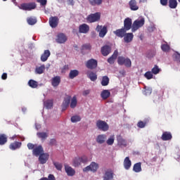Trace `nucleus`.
Instances as JSON below:
<instances>
[{"label":"nucleus","instance_id":"1","mask_svg":"<svg viewBox=\"0 0 180 180\" xmlns=\"http://www.w3.org/2000/svg\"><path fill=\"white\" fill-rule=\"evenodd\" d=\"M146 23L144 18L137 19L132 24L131 32H137L140 27H143Z\"/></svg>","mask_w":180,"mask_h":180},{"label":"nucleus","instance_id":"2","mask_svg":"<svg viewBox=\"0 0 180 180\" xmlns=\"http://www.w3.org/2000/svg\"><path fill=\"white\" fill-rule=\"evenodd\" d=\"M101 20V13L96 12L95 13H91L86 17V21L89 23H95V22H99Z\"/></svg>","mask_w":180,"mask_h":180},{"label":"nucleus","instance_id":"3","mask_svg":"<svg viewBox=\"0 0 180 180\" xmlns=\"http://www.w3.org/2000/svg\"><path fill=\"white\" fill-rule=\"evenodd\" d=\"M117 63L119 65H125L127 68H130V67H131V60L129 58L119 56L117 58Z\"/></svg>","mask_w":180,"mask_h":180},{"label":"nucleus","instance_id":"4","mask_svg":"<svg viewBox=\"0 0 180 180\" xmlns=\"http://www.w3.org/2000/svg\"><path fill=\"white\" fill-rule=\"evenodd\" d=\"M37 5L34 2L31 3H24L20 4V9L22 11H32V9H36Z\"/></svg>","mask_w":180,"mask_h":180},{"label":"nucleus","instance_id":"5","mask_svg":"<svg viewBox=\"0 0 180 180\" xmlns=\"http://www.w3.org/2000/svg\"><path fill=\"white\" fill-rule=\"evenodd\" d=\"M96 31L98 32L99 37L103 38L108 33V26L98 25L96 27Z\"/></svg>","mask_w":180,"mask_h":180},{"label":"nucleus","instance_id":"6","mask_svg":"<svg viewBox=\"0 0 180 180\" xmlns=\"http://www.w3.org/2000/svg\"><path fill=\"white\" fill-rule=\"evenodd\" d=\"M99 168V165L95 162H92L90 165L84 167L83 169V172H88L91 171V172H96Z\"/></svg>","mask_w":180,"mask_h":180},{"label":"nucleus","instance_id":"7","mask_svg":"<svg viewBox=\"0 0 180 180\" xmlns=\"http://www.w3.org/2000/svg\"><path fill=\"white\" fill-rule=\"evenodd\" d=\"M96 127L99 130H102V131H108V130H109V125H108V123L101 120L96 122Z\"/></svg>","mask_w":180,"mask_h":180},{"label":"nucleus","instance_id":"8","mask_svg":"<svg viewBox=\"0 0 180 180\" xmlns=\"http://www.w3.org/2000/svg\"><path fill=\"white\" fill-rule=\"evenodd\" d=\"M86 68L89 70H95L98 67V60L95 59H90L86 63Z\"/></svg>","mask_w":180,"mask_h":180},{"label":"nucleus","instance_id":"9","mask_svg":"<svg viewBox=\"0 0 180 180\" xmlns=\"http://www.w3.org/2000/svg\"><path fill=\"white\" fill-rule=\"evenodd\" d=\"M133 27V23L131 21V18H127L124 20V29L127 30H130V29H132Z\"/></svg>","mask_w":180,"mask_h":180},{"label":"nucleus","instance_id":"10","mask_svg":"<svg viewBox=\"0 0 180 180\" xmlns=\"http://www.w3.org/2000/svg\"><path fill=\"white\" fill-rule=\"evenodd\" d=\"M51 83L53 88H57L61 83V77L60 76L53 77L51 80Z\"/></svg>","mask_w":180,"mask_h":180},{"label":"nucleus","instance_id":"11","mask_svg":"<svg viewBox=\"0 0 180 180\" xmlns=\"http://www.w3.org/2000/svg\"><path fill=\"white\" fill-rule=\"evenodd\" d=\"M44 153V150L43 149V146L41 145L37 146L35 148L32 150L33 155L36 157H39L41 154Z\"/></svg>","mask_w":180,"mask_h":180},{"label":"nucleus","instance_id":"12","mask_svg":"<svg viewBox=\"0 0 180 180\" xmlns=\"http://www.w3.org/2000/svg\"><path fill=\"white\" fill-rule=\"evenodd\" d=\"M67 40H68L67 36H65V34H64L63 33H60L58 34L56 41L59 44H63V43H65Z\"/></svg>","mask_w":180,"mask_h":180},{"label":"nucleus","instance_id":"13","mask_svg":"<svg viewBox=\"0 0 180 180\" xmlns=\"http://www.w3.org/2000/svg\"><path fill=\"white\" fill-rule=\"evenodd\" d=\"M91 49L92 46H91L90 44H84L82 46L81 53L82 54H86L87 53H89V51H91Z\"/></svg>","mask_w":180,"mask_h":180},{"label":"nucleus","instance_id":"14","mask_svg":"<svg viewBox=\"0 0 180 180\" xmlns=\"http://www.w3.org/2000/svg\"><path fill=\"white\" fill-rule=\"evenodd\" d=\"M65 171L68 176H74L75 175V169L68 165H65Z\"/></svg>","mask_w":180,"mask_h":180},{"label":"nucleus","instance_id":"15","mask_svg":"<svg viewBox=\"0 0 180 180\" xmlns=\"http://www.w3.org/2000/svg\"><path fill=\"white\" fill-rule=\"evenodd\" d=\"M101 53L106 57V56H109L110 54V51H112V48L108 45H105L101 48Z\"/></svg>","mask_w":180,"mask_h":180},{"label":"nucleus","instance_id":"16","mask_svg":"<svg viewBox=\"0 0 180 180\" xmlns=\"http://www.w3.org/2000/svg\"><path fill=\"white\" fill-rule=\"evenodd\" d=\"M89 32V25L87 24H82L79 26V33H84V34H86Z\"/></svg>","mask_w":180,"mask_h":180},{"label":"nucleus","instance_id":"17","mask_svg":"<svg viewBox=\"0 0 180 180\" xmlns=\"http://www.w3.org/2000/svg\"><path fill=\"white\" fill-rule=\"evenodd\" d=\"M49 157H50L49 153H41L39 157L40 164H46L49 160Z\"/></svg>","mask_w":180,"mask_h":180},{"label":"nucleus","instance_id":"18","mask_svg":"<svg viewBox=\"0 0 180 180\" xmlns=\"http://www.w3.org/2000/svg\"><path fill=\"white\" fill-rule=\"evenodd\" d=\"M49 25L51 27L55 28L58 26V17L54 16L49 18Z\"/></svg>","mask_w":180,"mask_h":180},{"label":"nucleus","instance_id":"19","mask_svg":"<svg viewBox=\"0 0 180 180\" xmlns=\"http://www.w3.org/2000/svg\"><path fill=\"white\" fill-rule=\"evenodd\" d=\"M126 30L124 28L118 29L113 32L114 34L117 36V37H121L123 38L124 36L126 34Z\"/></svg>","mask_w":180,"mask_h":180},{"label":"nucleus","instance_id":"20","mask_svg":"<svg viewBox=\"0 0 180 180\" xmlns=\"http://www.w3.org/2000/svg\"><path fill=\"white\" fill-rule=\"evenodd\" d=\"M117 144L120 146V147H127V141H126V139H123V137H122V136L119 135L117 136Z\"/></svg>","mask_w":180,"mask_h":180},{"label":"nucleus","instance_id":"21","mask_svg":"<svg viewBox=\"0 0 180 180\" xmlns=\"http://www.w3.org/2000/svg\"><path fill=\"white\" fill-rule=\"evenodd\" d=\"M70 102H71V96H67V97L64 98V101L62 103L63 110H65V109L70 106Z\"/></svg>","mask_w":180,"mask_h":180},{"label":"nucleus","instance_id":"22","mask_svg":"<svg viewBox=\"0 0 180 180\" xmlns=\"http://www.w3.org/2000/svg\"><path fill=\"white\" fill-rule=\"evenodd\" d=\"M172 139V134L169 131H165L162 134L161 139L163 141H168Z\"/></svg>","mask_w":180,"mask_h":180},{"label":"nucleus","instance_id":"23","mask_svg":"<svg viewBox=\"0 0 180 180\" xmlns=\"http://www.w3.org/2000/svg\"><path fill=\"white\" fill-rule=\"evenodd\" d=\"M20 147H22V143L18 141H15L9 145L10 150H13V151L20 148Z\"/></svg>","mask_w":180,"mask_h":180},{"label":"nucleus","instance_id":"24","mask_svg":"<svg viewBox=\"0 0 180 180\" xmlns=\"http://www.w3.org/2000/svg\"><path fill=\"white\" fill-rule=\"evenodd\" d=\"M119 52L117 50H115L113 54L108 59V63H109V64H115V60L117 58Z\"/></svg>","mask_w":180,"mask_h":180},{"label":"nucleus","instance_id":"25","mask_svg":"<svg viewBox=\"0 0 180 180\" xmlns=\"http://www.w3.org/2000/svg\"><path fill=\"white\" fill-rule=\"evenodd\" d=\"M129 5L131 11H139V6H137V1L136 0L129 1Z\"/></svg>","mask_w":180,"mask_h":180},{"label":"nucleus","instance_id":"26","mask_svg":"<svg viewBox=\"0 0 180 180\" xmlns=\"http://www.w3.org/2000/svg\"><path fill=\"white\" fill-rule=\"evenodd\" d=\"M51 53L49 50H45L44 53L41 56V61L44 63L45 61H47L49 60V58L50 57Z\"/></svg>","mask_w":180,"mask_h":180},{"label":"nucleus","instance_id":"27","mask_svg":"<svg viewBox=\"0 0 180 180\" xmlns=\"http://www.w3.org/2000/svg\"><path fill=\"white\" fill-rule=\"evenodd\" d=\"M133 37H134L133 33H125V35L124 36V40L125 43H130L132 41Z\"/></svg>","mask_w":180,"mask_h":180},{"label":"nucleus","instance_id":"28","mask_svg":"<svg viewBox=\"0 0 180 180\" xmlns=\"http://www.w3.org/2000/svg\"><path fill=\"white\" fill-rule=\"evenodd\" d=\"M8 143V136L5 134H0V146H5Z\"/></svg>","mask_w":180,"mask_h":180},{"label":"nucleus","instance_id":"29","mask_svg":"<svg viewBox=\"0 0 180 180\" xmlns=\"http://www.w3.org/2000/svg\"><path fill=\"white\" fill-rule=\"evenodd\" d=\"M105 141H106V135L105 134H101L98 135L96 138V142L98 144H103V143H105Z\"/></svg>","mask_w":180,"mask_h":180},{"label":"nucleus","instance_id":"30","mask_svg":"<svg viewBox=\"0 0 180 180\" xmlns=\"http://www.w3.org/2000/svg\"><path fill=\"white\" fill-rule=\"evenodd\" d=\"M124 167L125 169H130V167H131V160L129 157H126L124 160Z\"/></svg>","mask_w":180,"mask_h":180},{"label":"nucleus","instance_id":"31","mask_svg":"<svg viewBox=\"0 0 180 180\" xmlns=\"http://www.w3.org/2000/svg\"><path fill=\"white\" fill-rule=\"evenodd\" d=\"M87 77L93 82H95V81L98 79V75H96V72H90L87 74Z\"/></svg>","mask_w":180,"mask_h":180},{"label":"nucleus","instance_id":"32","mask_svg":"<svg viewBox=\"0 0 180 180\" xmlns=\"http://www.w3.org/2000/svg\"><path fill=\"white\" fill-rule=\"evenodd\" d=\"M113 179V172L112 171H107L105 172L103 180H111Z\"/></svg>","mask_w":180,"mask_h":180},{"label":"nucleus","instance_id":"33","mask_svg":"<svg viewBox=\"0 0 180 180\" xmlns=\"http://www.w3.org/2000/svg\"><path fill=\"white\" fill-rule=\"evenodd\" d=\"M79 75V72L77 70H70L69 78H70V79H74V78H75V77H78Z\"/></svg>","mask_w":180,"mask_h":180},{"label":"nucleus","instance_id":"34","mask_svg":"<svg viewBox=\"0 0 180 180\" xmlns=\"http://www.w3.org/2000/svg\"><path fill=\"white\" fill-rule=\"evenodd\" d=\"M101 96L102 99L106 100L110 96V91L109 90H103L101 94Z\"/></svg>","mask_w":180,"mask_h":180},{"label":"nucleus","instance_id":"35","mask_svg":"<svg viewBox=\"0 0 180 180\" xmlns=\"http://www.w3.org/2000/svg\"><path fill=\"white\" fill-rule=\"evenodd\" d=\"M148 122H149L148 119H146L144 121H139L137 123V127H139V129H144V127L147 126V124L148 123Z\"/></svg>","mask_w":180,"mask_h":180},{"label":"nucleus","instance_id":"36","mask_svg":"<svg viewBox=\"0 0 180 180\" xmlns=\"http://www.w3.org/2000/svg\"><path fill=\"white\" fill-rule=\"evenodd\" d=\"M109 77L108 76H103L101 80L102 86H108L109 85Z\"/></svg>","mask_w":180,"mask_h":180},{"label":"nucleus","instance_id":"37","mask_svg":"<svg viewBox=\"0 0 180 180\" xmlns=\"http://www.w3.org/2000/svg\"><path fill=\"white\" fill-rule=\"evenodd\" d=\"M178 6V1L176 0H169V8L175 9Z\"/></svg>","mask_w":180,"mask_h":180},{"label":"nucleus","instance_id":"38","mask_svg":"<svg viewBox=\"0 0 180 180\" xmlns=\"http://www.w3.org/2000/svg\"><path fill=\"white\" fill-rule=\"evenodd\" d=\"M133 171L134 172H141V162H137L134 165Z\"/></svg>","mask_w":180,"mask_h":180},{"label":"nucleus","instance_id":"39","mask_svg":"<svg viewBox=\"0 0 180 180\" xmlns=\"http://www.w3.org/2000/svg\"><path fill=\"white\" fill-rule=\"evenodd\" d=\"M151 72L154 75H157V74H160V72H161V68H160V67H158V65H155L154 67L151 70Z\"/></svg>","mask_w":180,"mask_h":180},{"label":"nucleus","instance_id":"40","mask_svg":"<svg viewBox=\"0 0 180 180\" xmlns=\"http://www.w3.org/2000/svg\"><path fill=\"white\" fill-rule=\"evenodd\" d=\"M28 85L31 88L35 89V88H37V86H39V83L35 80L30 79L28 82Z\"/></svg>","mask_w":180,"mask_h":180},{"label":"nucleus","instance_id":"41","mask_svg":"<svg viewBox=\"0 0 180 180\" xmlns=\"http://www.w3.org/2000/svg\"><path fill=\"white\" fill-rule=\"evenodd\" d=\"M89 2L92 6H99V5H102L103 0H89Z\"/></svg>","mask_w":180,"mask_h":180},{"label":"nucleus","instance_id":"42","mask_svg":"<svg viewBox=\"0 0 180 180\" xmlns=\"http://www.w3.org/2000/svg\"><path fill=\"white\" fill-rule=\"evenodd\" d=\"M37 135L39 139H41V140H46V139L49 137V134L46 132H38Z\"/></svg>","mask_w":180,"mask_h":180},{"label":"nucleus","instance_id":"43","mask_svg":"<svg viewBox=\"0 0 180 180\" xmlns=\"http://www.w3.org/2000/svg\"><path fill=\"white\" fill-rule=\"evenodd\" d=\"M44 105L46 109H51V108H53V100H47L44 101Z\"/></svg>","mask_w":180,"mask_h":180},{"label":"nucleus","instance_id":"44","mask_svg":"<svg viewBox=\"0 0 180 180\" xmlns=\"http://www.w3.org/2000/svg\"><path fill=\"white\" fill-rule=\"evenodd\" d=\"M27 22L28 25L33 26V25H36V23H37V20L34 18L30 17L27 19Z\"/></svg>","mask_w":180,"mask_h":180},{"label":"nucleus","instance_id":"45","mask_svg":"<svg viewBox=\"0 0 180 180\" xmlns=\"http://www.w3.org/2000/svg\"><path fill=\"white\" fill-rule=\"evenodd\" d=\"M77 103H78V101H77V97L75 96H73V98H72L71 102H70V108L72 109L77 108Z\"/></svg>","mask_w":180,"mask_h":180},{"label":"nucleus","instance_id":"46","mask_svg":"<svg viewBox=\"0 0 180 180\" xmlns=\"http://www.w3.org/2000/svg\"><path fill=\"white\" fill-rule=\"evenodd\" d=\"M44 70H46V66L42 65L38 68H36V72L37 74H43L44 72Z\"/></svg>","mask_w":180,"mask_h":180},{"label":"nucleus","instance_id":"47","mask_svg":"<svg viewBox=\"0 0 180 180\" xmlns=\"http://www.w3.org/2000/svg\"><path fill=\"white\" fill-rule=\"evenodd\" d=\"M72 165L73 167H79V165H81L79 157H76L73 159Z\"/></svg>","mask_w":180,"mask_h":180},{"label":"nucleus","instance_id":"48","mask_svg":"<svg viewBox=\"0 0 180 180\" xmlns=\"http://www.w3.org/2000/svg\"><path fill=\"white\" fill-rule=\"evenodd\" d=\"M70 120L72 123H77L78 122H81V116L79 115H74L71 117Z\"/></svg>","mask_w":180,"mask_h":180},{"label":"nucleus","instance_id":"49","mask_svg":"<svg viewBox=\"0 0 180 180\" xmlns=\"http://www.w3.org/2000/svg\"><path fill=\"white\" fill-rule=\"evenodd\" d=\"M53 164L58 171H61V169H63V164L58 162H53Z\"/></svg>","mask_w":180,"mask_h":180},{"label":"nucleus","instance_id":"50","mask_svg":"<svg viewBox=\"0 0 180 180\" xmlns=\"http://www.w3.org/2000/svg\"><path fill=\"white\" fill-rule=\"evenodd\" d=\"M144 77L146 79H153V72L148 71L145 73Z\"/></svg>","mask_w":180,"mask_h":180},{"label":"nucleus","instance_id":"51","mask_svg":"<svg viewBox=\"0 0 180 180\" xmlns=\"http://www.w3.org/2000/svg\"><path fill=\"white\" fill-rule=\"evenodd\" d=\"M113 143H115V136H111L107 140V144H108V146H112Z\"/></svg>","mask_w":180,"mask_h":180},{"label":"nucleus","instance_id":"52","mask_svg":"<svg viewBox=\"0 0 180 180\" xmlns=\"http://www.w3.org/2000/svg\"><path fill=\"white\" fill-rule=\"evenodd\" d=\"M155 54H157V52H155V51H150L148 54H147V57L148 58H153Z\"/></svg>","mask_w":180,"mask_h":180},{"label":"nucleus","instance_id":"53","mask_svg":"<svg viewBox=\"0 0 180 180\" xmlns=\"http://www.w3.org/2000/svg\"><path fill=\"white\" fill-rule=\"evenodd\" d=\"M161 49H162V51H165V52L169 51V45L162 44L161 46Z\"/></svg>","mask_w":180,"mask_h":180},{"label":"nucleus","instance_id":"54","mask_svg":"<svg viewBox=\"0 0 180 180\" xmlns=\"http://www.w3.org/2000/svg\"><path fill=\"white\" fill-rule=\"evenodd\" d=\"M37 146V145H34L32 143H28L27 145L28 150H34L36 148Z\"/></svg>","mask_w":180,"mask_h":180},{"label":"nucleus","instance_id":"55","mask_svg":"<svg viewBox=\"0 0 180 180\" xmlns=\"http://www.w3.org/2000/svg\"><path fill=\"white\" fill-rule=\"evenodd\" d=\"M79 161L82 164H85V162H88V158L86 156H82L79 158Z\"/></svg>","mask_w":180,"mask_h":180},{"label":"nucleus","instance_id":"56","mask_svg":"<svg viewBox=\"0 0 180 180\" xmlns=\"http://www.w3.org/2000/svg\"><path fill=\"white\" fill-rule=\"evenodd\" d=\"M37 2L40 4L42 6H46V5H47V0H37Z\"/></svg>","mask_w":180,"mask_h":180},{"label":"nucleus","instance_id":"57","mask_svg":"<svg viewBox=\"0 0 180 180\" xmlns=\"http://www.w3.org/2000/svg\"><path fill=\"white\" fill-rule=\"evenodd\" d=\"M56 139H51L49 141V146H56Z\"/></svg>","mask_w":180,"mask_h":180},{"label":"nucleus","instance_id":"58","mask_svg":"<svg viewBox=\"0 0 180 180\" xmlns=\"http://www.w3.org/2000/svg\"><path fill=\"white\" fill-rule=\"evenodd\" d=\"M160 4L163 6H167L168 5V0H160Z\"/></svg>","mask_w":180,"mask_h":180},{"label":"nucleus","instance_id":"59","mask_svg":"<svg viewBox=\"0 0 180 180\" xmlns=\"http://www.w3.org/2000/svg\"><path fill=\"white\" fill-rule=\"evenodd\" d=\"M89 94H91V90H84L83 91V96H86L87 95H89Z\"/></svg>","mask_w":180,"mask_h":180},{"label":"nucleus","instance_id":"60","mask_svg":"<svg viewBox=\"0 0 180 180\" xmlns=\"http://www.w3.org/2000/svg\"><path fill=\"white\" fill-rule=\"evenodd\" d=\"M48 180H56V177L53 174H49L47 178Z\"/></svg>","mask_w":180,"mask_h":180},{"label":"nucleus","instance_id":"61","mask_svg":"<svg viewBox=\"0 0 180 180\" xmlns=\"http://www.w3.org/2000/svg\"><path fill=\"white\" fill-rule=\"evenodd\" d=\"M145 95H151V89H146Z\"/></svg>","mask_w":180,"mask_h":180},{"label":"nucleus","instance_id":"62","mask_svg":"<svg viewBox=\"0 0 180 180\" xmlns=\"http://www.w3.org/2000/svg\"><path fill=\"white\" fill-rule=\"evenodd\" d=\"M6 78H8V74L3 73L1 75V79H6Z\"/></svg>","mask_w":180,"mask_h":180},{"label":"nucleus","instance_id":"63","mask_svg":"<svg viewBox=\"0 0 180 180\" xmlns=\"http://www.w3.org/2000/svg\"><path fill=\"white\" fill-rule=\"evenodd\" d=\"M16 137H18V135H14L11 137V140H15V139H16Z\"/></svg>","mask_w":180,"mask_h":180},{"label":"nucleus","instance_id":"64","mask_svg":"<svg viewBox=\"0 0 180 180\" xmlns=\"http://www.w3.org/2000/svg\"><path fill=\"white\" fill-rule=\"evenodd\" d=\"M141 2H147V0H140L139 3L141 4Z\"/></svg>","mask_w":180,"mask_h":180}]
</instances>
